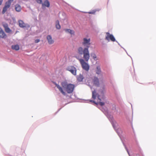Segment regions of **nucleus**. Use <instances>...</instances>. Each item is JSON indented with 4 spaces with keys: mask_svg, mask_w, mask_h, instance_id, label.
I'll return each mask as SVG.
<instances>
[{
    "mask_svg": "<svg viewBox=\"0 0 156 156\" xmlns=\"http://www.w3.org/2000/svg\"><path fill=\"white\" fill-rule=\"evenodd\" d=\"M94 84L97 87L99 86V83L98 78L96 77H94L93 79Z\"/></svg>",
    "mask_w": 156,
    "mask_h": 156,
    "instance_id": "1a4fd4ad",
    "label": "nucleus"
},
{
    "mask_svg": "<svg viewBox=\"0 0 156 156\" xmlns=\"http://www.w3.org/2000/svg\"><path fill=\"white\" fill-rule=\"evenodd\" d=\"M91 55L93 57L94 60H97V56L94 53H91Z\"/></svg>",
    "mask_w": 156,
    "mask_h": 156,
    "instance_id": "4be33fe9",
    "label": "nucleus"
},
{
    "mask_svg": "<svg viewBox=\"0 0 156 156\" xmlns=\"http://www.w3.org/2000/svg\"><path fill=\"white\" fill-rule=\"evenodd\" d=\"M36 1L38 3L42 4V0H36Z\"/></svg>",
    "mask_w": 156,
    "mask_h": 156,
    "instance_id": "393cba45",
    "label": "nucleus"
},
{
    "mask_svg": "<svg viewBox=\"0 0 156 156\" xmlns=\"http://www.w3.org/2000/svg\"><path fill=\"white\" fill-rule=\"evenodd\" d=\"M61 84L68 94H71L73 92L75 87L74 85L71 83L68 84L65 82H62Z\"/></svg>",
    "mask_w": 156,
    "mask_h": 156,
    "instance_id": "f03ea898",
    "label": "nucleus"
},
{
    "mask_svg": "<svg viewBox=\"0 0 156 156\" xmlns=\"http://www.w3.org/2000/svg\"><path fill=\"white\" fill-rule=\"evenodd\" d=\"M10 6V4H8L5 2V5L3 8L2 11V13L4 14L7 11V9H9Z\"/></svg>",
    "mask_w": 156,
    "mask_h": 156,
    "instance_id": "9d476101",
    "label": "nucleus"
},
{
    "mask_svg": "<svg viewBox=\"0 0 156 156\" xmlns=\"http://www.w3.org/2000/svg\"><path fill=\"white\" fill-rule=\"evenodd\" d=\"M101 71L100 66H97L96 67V73L98 74H99L101 73Z\"/></svg>",
    "mask_w": 156,
    "mask_h": 156,
    "instance_id": "a211bd4d",
    "label": "nucleus"
},
{
    "mask_svg": "<svg viewBox=\"0 0 156 156\" xmlns=\"http://www.w3.org/2000/svg\"><path fill=\"white\" fill-rule=\"evenodd\" d=\"M15 9L17 12H20L21 10V8L20 5L17 4L15 6Z\"/></svg>",
    "mask_w": 156,
    "mask_h": 156,
    "instance_id": "4468645a",
    "label": "nucleus"
},
{
    "mask_svg": "<svg viewBox=\"0 0 156 156\" xmlns=\"http://www.w3.org/2000/svg\"><path fill=\"white\" fill-rule=\"evenodd\" d=\"M90 38H84L82 44L86 47L83 49L82 47H80L77 49L78 53L80 55L83 54V58L87 62L88 61L90 57L88 48L90 45Z\"/></svg>",
    "mask_w": 156,
    "mask_h": 156,
    "instance_id": "f257e3e1",
    "label": "nucleus"
},
{
    "mask_svg": "<svg viewBox=\"0 0 156 156\" xmlns=\"http://www.w3.org/2000/svg\"><path fill=\"white\" fill-rule=\"evenodd\" d=\"M105 92V90L104 88L103 89V90L100 91V94H101L102 95L101 98L103 99H104L105 98V97L104 95V93Z\"/></svg>",
    "mask_w": 156,
    "mask_h": 156,
    "instance_id": "412c9836",
    "label": "nucleus"
},
{
    "mask_svg": "<svg viewBox=\"0 0 156 156\" xmlns=\"http://www.w3.org/2000/svg\"><path fill=\"white\" fill-rule=\"evenodd\" d=\"M90 102L94 103H95V104H96L97 105L99 104L101 106H103L105 105V103L103 102L100 101L98 103H96V102H95L94 101H93L92 100H90Z\"/></svg>",
    "mask_w": 156,
    "mask_h": 156,
    "instance_id": "6ab92c4d",
    "label": "nucleus"
},
{
    "mask_svg": "<svg viewBox=\"0 0 156 156\" xmlns=\"http://www.w3.org/2000/svg\"><path fill=\"white\" fill-rule=\"evenodd\" d=\"M14 0H8V1L6 2V3L8 4H10L11 6V3Z\"/></svg>",
    "mask_w": 156,
    "mask_h": 156,
    "instance_id": "b1692460",
    "label": "nucleus"
},
{
    "mask_svg": "<svg viewBox=\"0 0 156 156\" xmlns=\"http://www.w3.org/2000/svg\"><path fill=\"white\" fill-rule=\"evenodd\" d=\"M40 41V40L39 39H37L35 40V42L36 43H37Z\"/></svg>",
    "mask_w": 156,
    "mask_h": 156,
    "instance_id": "bb28decb",
    "label": "nucleus"
},
{
    "mask_svg": "<svg viewBox=\"0 0 156 156\" xmlns=\"http://www.w3.org/2000/svg\"><path fill=\"white\" fill-rule=\"evenodd\" d=\"M126 150H127V152L128 153V154H129V152H128V150L127 149H126Z\"/></svg>",
    "mask_w": 156,
    "mask_h": 156,
    "instance_id": "c756f323",
    "label": "nucleus"
},
{
    "mask_svg": "<svg viewBox=\"0 0 156 156\" xmlns=\"http://www.w3.org/2000/svg\"><path fill=\"white\" fill-rule=\"evenodd\" d=\"M79 61L83 69L87 71H89L90 69V66L89 64L86 62L85 60L82 58L79 59Z\"/></svg>",
    "mask_w": 156,
    "mask_h": 156,
    "instance_id": "7ed1b4c3",
    "label": "nucleus"
},
{
    "mask_svg": "<svg viewBox=\"0 0 156 156\" xmlns=\"http://www.w3.org/2000/svg\"><path fill=\"white\" fill-rule=\"evenodd\" d=\"M55 27L57 29H60L61 28V26L59 24V21L57 20L56 22Z\"/></svg>",
    "mask_w": 156,
    "mask_h": 156,
    "instance_id": "aec40b11",
    "label": "nucleus"
},
{
    "mask_svg": "<svg viewBox=\"0 0 156 156\" xmlns=\"http://www.w3.org/2000/svg\"><path fill=\"white\" fill-rule=\"evenodd\" d=\"M3 27H4L5 29H6V28L8 27V25L7 24H5L3 25Z\"/></svg>",
    "mask_w": 156,
    "mask_h": 156,
    "instance_id": "a878e982",
    "label": "nucleus"
},
{
    "mask_svg": "<svg viewBox=\"0 0 156 156\" xmlns=\"http://www.w3.org/2000/svg\"><path fill=\"white\" fill-rule=\"evenodd\" d=\"M3 0H0V5L2 4Z\"/></svg>",
    "mask_w": 156,
    "mask_h": 156,
    "instance_id": "c85d7f7f",
    "label": "nucleus"
},
{
    "mask_svg": "<svg viewBox=\"0 0 156 156\" xmlns=\"http://www.w3.org/2000/svg\"><path fill=\"white\" fill-rule=\"evenodd\" d=\"M64 30L66 32L68 33L71 34H74V31L69 29H64Z\"/></svg>",
    "mask_w": 156,
    "mask_h": 156,
    "instance_id": "2eb2a0df",
    "label": "nucleus"
},
{
    "mask_svg": "<svg viewBox=\"0 0 156 156\" xmlns=\"http://www.w3.org/2000/svg\"><path fill=\"white\" fill-rule=\"evenodd\" d=\"M55 85L58 89L59 91L63 95H66V92L64 91L60 85L57 84H55Z\"/></svg>",
    "mask_w": 156,
    "mask_h": 156,
    "instance_id": "9b49d317",
    "label": "nucleus"
},
{
    "mask_svg": "<svg viewBox=\"0 0 156 156\" xmlns=\"http://www.w3.org/2000/svg\"><path fill=\"white\" fill-rule=\"evenodd\" d=\"M6 37V35L3 30L0 27V38H5Z\"/></svg>",
    "mask_w": 156,
    "mask_h": 156,
    "instance_id": "f8f14e48",
    "label": "nucleus"
},
{
    "mask_svg": "<svg viewBox=\"0 0 156 156\" xmlns=\"http://www.w3.org/2000/svg\"><path fill=\"white\" fill-rule=\"evenodd\" d=\"M95 11L91 12H88V13H89V14H94L95 13Z\"/></svg>",
    "mask_w": 156,
    "mask_h": 156,
    "instance_id": "cd10ccee",
    "label": "nucleus"
},
{
    "mask_svg": "<svg viewBox=\"0 0 156 156\" xmlns=\"http://www.w3.org/2000/svg\"><path fill=\"white\" fill-rule=\"evenodd\" d=\"M5 31L6 33H9L11 32V30L10 29V28L8 27V28H6V29H5Z\"/></svg>",
    "mask_w": 156,
    "mask_h": 156,
    "instance_id": "5701e85b",
    "label": "nucleus"
},
{
    "mask_svg": "<svg viewBox=\"0 0 156 156\" xmlns=\"http://www.w3.org/2000/svg\"><path fill=\"white\" fill-rule=\"evenodd\" d=\"M42 6L43 8L44 7L49 8L50 6V4L48 0H44V2L42 4Z\"/></svg>",
    "mask_w": 156,
    "mask_h": 156,
    "instance_id": "0eeeda50",
    "label": "nucleus"
},
{
    "mask_svg": "<svg viewBox=\"0 0 156 156\" xmlns=\"http://www.w3.org/2000/svg\"><path fill=\"white\" fill-rule=\"evenodd\" d=\"M105 39L108 41L110 40L113 42L115 41V39L114 36L112 34H111L109 33L108 32L106 33Z\"/></svg>",
    "mask_w": 156,
    "mask_h": 156,
    "instance_id": "39448f33",
    "label": "nucleus"
},
{
    "mask_svg": "<svg viewBox=\"0 0 156 156\" xmlns=\"http://www.w3.org/2000/svg\"><path fill=\"white\" fill-rule=\"evenodd\" d=\"M19 26L21 28H24L26 27V24L22 20H20L18 21Z\"/></svg>",
    "mask_w": 156,
    "mask_h": 156,
    "instance_id": "ddd939ff",
    "label": "nucleus"
},
{
    "mask_svg": "<svg viewBox=\"0 0 156 156\" xmlns=\"http://www.w3.org/2000/svg\"><path fill=\"white\" fill-rule=\"evenodd\" d=\"M12 48L16 51H18L19 49V45L17 44L12 45L11 46Z\"/></svg>",
    "mask_w": 156,
    "mask_h": 156,
    "instance_id": "dca6fc26",
    "label": "nucleus"
},
{
    "mask_svg": "<svg viewBox=\"0 0 156 156\" xmlns=\"http://www.w3.org/2000/svg\"><path fill=\"white\" fill-rule=\"evenodd\" d=\"M66 70L70 72L74 76L76 75V68L73 66H67L66 68Z\"/></svg>",
    "mask_w": 156,
    "mask_h": 156,
    "instance_id": "20e7f679",
    "label": "nucleus"
},
{
    "mask_svg": "<svg viewBox=\"0 0 156 156\" xmlns=\"http://www.w3.org/2000/svg\"><path fill=\"white\" fill-rule=\"evenodd\" d=\"M84 79L83 76L82 75L80 74L77 77V80L78 81L81 82Z\"/></svg>",
    "mask_w": 156,
    "mask_h": 156,
    "instance_id": "f3484780",
    "label": "nucleus"
},
{
    "mask_svg": "<svg viewBox=\"0 0 156 156\" xmlns=\"http://www.w3.org/2000/svg\"><path fill=\"white\" fill-rule=\"evenodd\" d=\"M92 98L94 99H95L96 97H97L98 99L100 101L101 100L100 98V96L98 94L95 90L92 91Z\"/></svg>",
    "mask_w": 156,
    "mask_h": 156,
    "instance_id": "423d86ee",
    "label": "nucleus"
},
{
    "mask_svg": "<svg viewBox=\"0 0 156 156\" xmlns=\"http://www.w3.org/2000/svg\"><path fill=\"white\" fill-rule=\"evenodd\" d=\"M47 39L49 44H51L54 43V41L52 39V37L51 35H48L47 37Z\"/></svg>",
    "mask_w": 156,
    "mask_h": 156,
    "instance_id": "6e6552de",
    "label": "nucleus"
}]
</instances>
